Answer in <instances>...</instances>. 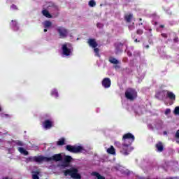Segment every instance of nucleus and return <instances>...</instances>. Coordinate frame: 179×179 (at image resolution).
I'll return each instance as SVG.
<instances>
[{
    "label": "nucleus",
    "mask_w": 179,
    "mask_h": 179,
    "mask_svg": "<svg viewBox=\"0 0 179 179\" xmlns=\"http://www.w3.org/2000/svg\"><path fill=\"white\" fill-rule=\"evenodd\" d=\"M51 96L55 97L56 99L58 98V91L55 89L52 90L51 91Z\"/></svg>",
    "instance_id": "obj_24"
},
{
    "label": "nucleus",
    "mask_w": 179,
    "mask_h": 179,
    "mask_svg": "<svg viewBox=\"0 0 179 179\" xmlns=\"http://www.w3.org/2000/svg\"><path fill=\"white\" fill-rule=\"evenodd\" d=\"M56 31L59 34V36L60 38H66V37H68V29H66L65 27H57L56 28Z\"/></svg>",
    "instance_id": "obj_8"
},
{
    "label": "nucleus",
    "mask_w": 179,
    "mask_h": 179,
    "mask_svg": "<svg viewBox=\"0 0 179 179\" xmlns=\"http://www.w3.org/2000/svg\"><path fill=\"white\" fill-rule=\"evenodd\" d=\"M173 41H174L175 43H178V41H179L178 37H175V38H173Z\"/></svg>",
    "instance_id": "obj_37"
},
{
    "label": "nucleus",
    "mask_w": 179,
    "mask_h": 179,
    "mask_svg": "<svg viewBox=\"0 0 179 179\" xmlns=\"http://www.w3.org/2000/svg\"><path fill=\"white\" fill-rule=\"evenodd\" d=\"M166 97L171 101H176V94L170 91H166Z\"/></svg>",
    "instance_id": "obj_16"
},
{
    "label": "nucleus",
    "mask_w": 179,
    "mask_h": 179,
    "mask_svg": "<svg viewBox=\"0 0 179 179\" xmlns=\"http://www.w3.org/2000/svg\"><path fill=\"white\" fill-rule=\"evenodd\" d=\"M87 43L89 44V45H90V39H88Z\"/></svg>",
    "instance_id": "obj_44"
},
{
    "label": "nucleus",
    "mask_w": 179,
    "mask_h": 179,
    "mask_svg": "<svg viewBox=\"0 0 179 179\" xmlns=\"http://www.w3.org/2000/svg\"><path fill=\"white\" fill-rule=\"evenodd\" d=\"M0 111H1V108H0Z\"/></svg>",
    "instance_id": "obj_54"
},
{
    "label": "nucleus",
    "mask_w": 179,
    "mask_h": 179,
    "mask_svg": "<svg viewBox=\"0 0 179 179\" xmlns=\"http://www.w3.org/2000/svg\"><path fill=\"white\" fill-rule=\"evenodd\" d=\"M57 145H58L59 146H62L63 145H65V138H60L57 142Z\"/></svg>",
    "instance_id": "obj_25"
},
{
    "label": "nucleus",
    "mask_w": 179,
    "mask_h": 179,
    "mask_svg": "<svg viewBox=\"0 0 179 179\" xmlns=\"http://www.w3.org/2000/svg\"><path fill=\"white\" fill-rule=\"evenodd\" d=\"M66 149L72 153H82L85 150L82 145H66Z\"/></svg>",
    "instance_id": "obj_7"
},
{
    "label": "nucleus",
    "mask_w": 179,
    "mask_h": 179,
    "mask_svg": "<svg viewBox=\"0 0 179 179\" xmlns=\"http://www.w3.org/2000/svg\"><path fill=\"white\" fill-rule=\"evenodd\" d=\"M132 19H134V15H132L131 13L126 14L124 15V20L127 23H131Z\"/></svg>",
    "instance_id": "obj_17"
},
{
    "label": "nucleus",
    "mask_w": 179,
    "mask_h": 179,
    "mask_svg": "<svg viewBox=\"0 0 179 179\" xmlns=\"http://www.w3.org/2000/svg\"><path fill=\"white\" fill-rule=\"evenodd\" d=\"M113 67L115 69H120V66H118L117 64H115Z\"/></svg>",
    "instance_id": "obj_39"
},
{
    "label": "nucleus",
    "mask_w": 179,
    "mask_h": 179,
    "mask_svg": "<svg viewBox=\"0 0 179 179\" xmlns=\"http://www.w3.org/2000/svg\"><path fill=\"white\" fill-rule=\"evenodd\" d=\"M44 8L45 9L42 10V15H43L45 17H48V19H51V17H52V15H51L48 10L55 11L58 9L57 6L54 5V3L52 2L46 3V4L44 6Z\"/></svg>",
    "instance_id": "obj_3"
},
{
    "label": "nucleus",
    "mask_w": 179,
    "mask_h": 179,
    "mask_svg": "<svg viewBox=\"0 0 179 179\" xmlns=\"http://www.w3.org/2000/svg\"><path fill=\"white\" fill-rule=\"evenodd\" d=\"M136 34H138V36H142V34H143V29H137Z\"/></svg>",
    "instance_id": "obj_28"
},
{
    "label": "nucleus",
    "mask_w": 179,
    "mask_h": 179,
    "mask_svg": "<svg viewBox=\"0 0 179 179\" xmlns=\"http://www.w3.org/2000/svg\"><path fill=\"white\" fill-rule=\"evenodd\" d=\"M175 115H179V106H176L173 110Z\"/></svg>",
    "instance_id": "obj_27"
},
{
    "label": "nucleus",
    "mask_w": 179,
    "mask_h": 179,
    "mask_svg": "<svg viewBox=\"0 0 179 179\" xmlns=\"http://www.w3.org/2000/svg\"><path fill=\"white\" fill-rule=\"evenodd\" d=\"M123 47L124 43L121 42H117L116 43H115V54H120V52H122Z\"/></svg>",
    "instance_id": "obj_13"
},
{
    "label": "nucleus",
    "mask_w": 179,
    "mask_h": 179,
    "mask_svg": "<svg viewBox=\"0 0 179 179\" xmlns=\"http://www.w3.org/2000/svg\"><path fill=\"white\" fill-rule=\"evenodd\" d=\"M96 27H98V29H103V27H104V24H101L100 22H98L96 24Z\"/></svg>",
    "instance_id": "obj_29"
},
{
    "label": "nucleus",
    "mask_w": 179,
    "mask_h": 179,
    "mask_svg": "<svg viewBox=\"0 0 179 179\" xmlns=\"http://www.w3.org/2000/svg\"><path fill=\"white\" fill-rule=\"evenodd\" d=\"M90 47H92L95 57H98L99 58H100V49L98 48L100 46H99V43H97L96 39H90Z\"/></svg>",
    "instance_id": "obj_6"
},
{
    "label": "nucleus",
    "mask_w": 179,
    "mask_h": 179,
    "mask_svg": "<svg viewBox=\"0 0 179 179\" xmlns=\"http://www.w3.org/2000/svg\"><path fill=\"white\" fill-rule=\"evenodd\" d=\"M18 151L21 155H24V156H27V155H29V152L23 148H18Z\"/></svg>",
    "instance_id": "obj_22"
},
{
    "label": "nucleus",
    "mask_w": 179,
    "mask_h": 179,
    "mask_svg": "<svg viewBox=\"0 0 179 179\" xmlns=\"http://www.w3.org/2000/svg\"><path fill=\"white\" fill-rule=\"evenodd\" d=\"M62 160V155L56 154L52 157H48V162H59Z\"/></svg>",
    "instance_id": "obj_12"
},
{
    "label": "nucleus",
    "mask_w": 179,
    "mask_h": 179,
    "mask_svg": "<svg viewBox=\"0 0 179 179\" xmlns=\"http://www.w3.org/2000/svg\"><path fill=\"white\" fill-rule=\"evenodd\" d=\"M134 42H135V43H141V41H138V39H135V40H134Z\"/></svg>",
    "instance_id": "obj_41"
},
{
    "label": "nucleus",
    "mask_w": 179,
    "mask_h": 179,
    "mask_svg": "<svg viewBox=\"0 0 179 179\" xmlns=\"http://www.w3.org/2000/svg\"><path fill=\"white\" fill-rule=\"evenodd\" d=\"M16 144L18 145V146H23V142L22 141H17Z\"/></svg>",
    "instance_id": "obj_36"
},
{
    "label": "nucleus",
    "mask_w": 179,
    "mask_h": 179,
    "mask_svg": "<svg viewBox=\"0 0 179 179\" xmlns=\"http://www.w3.org/2000/svg\"><path fill=\"white\" fill-rule=\"evenodd\" d=\"M175 138H176V139H179V129L177 130Z\"/></svg>",
    "instance_id": "obj_35"
},
{
    "label": "nucleus",
    "mask_w": 179,
    "mask_h": 179,
    "mask_svg": "<svg viewBox=\"0 0 179 179\" xmlns=\"http://www.w3.org/2000/svg\"><path fill=\"white\" fill-rule=\"evenodd\" d=\"M91 176L95 177V179H106V177L101 176V174L99 173L98 172H92L91 173Z\"/></svg>",
    "instance_id": "obj_20"
},
{
    "label": "nucleus",
    "mask_w": 179,
    "mask_h": 179,
    "mask_svg": "<svg viewBox=\"0 0 179 179\" xmlns=\"http://www.w3.org/2000/svg\"><path fill=\"white\" fill-rule=\"evenodd\" d=\"M145 48L148 50L149 49V45H145Z\"/></svg>",
    "instance_id": "obj_45"
},
{
    "label": "nucleus",
    "mask_w": 179,
    "mask_h": 179,
    "mask_svg": "<svg viewBox=\"0 0 179 179\" xmlns=\"http://www.w3.org/2000/svg\"><path fill=\"white\" fill-rule=\"evenodd\" d=\"M176 143H179V141H176Z\"/></svg>",
    "instance_id": "obj_50"
},
{
    "label": "nucleus",
    "mask_w": 179,
    "mask_h": 179,
    "mask_svg": "<svg viewBox=\"0 0 179 179\" xmlns=\"http://www.w3.org/2000/svg\"><path fill=\"white\" fill-rule=\"evenodd\" d=\"M159 27H160L161 29H164V25L161 24V25H159Z\"/></svg>",
    "instance_id": "obj_40"
},
{
    "label": "nucleus",
    "mask_w": 179,
    "mask_h": 179,
    "mask_svg": "<svg viewBox=\"0 0 179 179\" xmlns=\"http://www.w3.org/2000/svg\"><path fill=\"white\" fill-rule=\"evenodd\" d=\"M155 148L157 149V152H159V153H161V152L164 150V146L163 145V143L162 141H159L155 145Z\"/></svg>",
    "instance_id": "obj_15"
},
{
    "label": "nucleus",
    "mask_w": 179,
    "mask_h": 179,
    "mask_svg": "<svg viewBox=\"0 0 179 179\" xmlns=\"http://www.w3.org/2000/svg\"><path fill=\"white\" fill-rule=\"evenodd\" d=\"M63 159H64V162H66V163H71V162H72V157H71V156L64 155Z\"/></svg>",
    "instance_id": "obj_23"
},
{
    "label": "nucleus",
    "mask_w": 179,
    "mask_h": 179,
    "mask_svg": "<svg viewBox=\"0 0 179 179\" xmlns=\"http://www.w3.org/2000/svg\"><path fill=\"white\" fill-rule=\"evenodd\" d=\"M134 27L129 26V30H132V29H134Z\"/></svg>",
    "instance_id": "obj_42"
},
{
    "label": "nucleus",
    "mask_w": 179,
    "mask_h": 179,
    "mask_svg": "<svg viewBox=\"0 0 179 179\" xmlns=\"http://www.w3.org/2000/svg\"><path fill=\"white\" fill-rule=\"evenodd\" d=\"M10 26L13 29V30H19V24H17V22H16V20H12Z\"/></svg>",
    "instance_id": "obj_18"
},
{
    "label": "nucleus",
    "mask_w": 179,
    "mask_h": 179,
    "mask_svg": "<svg viewBox=\"0 0 179 179\" xmlns=\"http://www.w3.org/2000/svg\"><path fill=\"white\" fill-rule=\"evenodd\" d=\"M148 31H150V33H152V28L149 29Z\"/></svg>",
    "instance_id": "obj_46"
},
{
    "label": "nucleus",
    "mask_w": 179,
    "mask_h": 179,
    "mask_svg": "<svg viewBox=\"0 0 179 179\" xmlns=\"http://www.w3.org/2000/svg\"><path fill=\"white\" fill-rule=\"evenodd\" d=\"M107 153H108V155L115 156V148H114V146L111 145L110 148H108Z\"/></svg>",
    "instance_id": "obj_21"
},
{
    "label": "nucleus",
    "mask_w": 179,
    "mask_h": 179,
    "mask_svg": "<svg viewBox=\"0 0 179 179\" xmlns=\"http://www.w3.org/2000/svg\"><path fill=\"white\" fill-rule=\"evenodd\" d=\"M62 50L63 55L69 57V55H72L73 48H72V45L71 43H66L62 45Z\"/></svg>",
    "instance_id": "obj_5"
},
{
    "label": "nucleus",
    "mask_w": 179,
    "mask_h": 179,
    "mask_svg": "<svg viewBox=\"0 0 179 179\" xmlns=\"http://www.w3.org/2000/svg\"><path fill=\"white\" fill-rule=\"evenodd\" d=\"M101 85L104 89H109L111 87V79L110 78H105L101 81Z\"/></svg>",
    "instance_id": "obj_10"
},
{
    "label": "nucleus",
    "mask_w": 179,
    "mask_h": 179,
    "mask_svg": "<svg viewBox=\"0 0 179 179\" xmlns=\"http://www.w3.org/2000/svg\"><path fill=\"white\" fill-rule=\"evenodd\" d=\"M124 96L127 100L134 101L138 97V92L134 88H128L124 92Z\"/></svg>",
    "instance_id": "obj_4"
},
{
    "label": "nucleus",
    "mask_w": 179,
    "mask_h": 179,
    "mask_svg": "<svg viewBox=\"0 0 179 179\" xmlns=\"http://www.w3.org/2000/svg\"><path fill=\"white\" fill-rule=\"evenodd\" d=\"M64 176L66 177H71V178L73 179H81L82 178V175L79 172V168L76 166H73L70 168L69 169H67L64 171Z\"/></svg>",
    "instance_id": "obj_2"
},
{
    "label": "nucleus",
    "mask_w": 179,
    "mask_h": 179,
    "mask_svg": "<svg viewBox=\"0 0 179 179\" xmlns=\"http://www.w3.org/2000/svg\"><path fill=\"white\" fill-rule=\"evenodd\" d=\"M90 6L91 8H93L94 6H96V2L93 0L90 1Z\"/></svg>",
    "instance_id": "obj_32"
},
{
    "label": "nucleus",
    "mask_w": 179,
    "mask_h": 179,
    "mask_svg": "<svg viewBox=\"0 0 179 179\" xmlns=\"http://www.w3.org/2000/svg\"><path fill=\"white\" fill-rule=\"evenodd\" d=\"M30 162H36V163H43V162H48V157L43 156H35L29 157Z\"/></svg>",
    "instance_id": "obj_9"
},
{
    "label": "nucleus",
    "mask_w": 179,
    "mask_h": 179,
    "mask_svg": "<svg viewBox=\"0 0 179 179\" xmlns=\"http://www.w3.org/2000/svg\"><path fill=\"white\" fill-rule=\"evenodd\" d=\"M122 148L120 150V153L123 156H128L130 152L134 150V147L131 146L132 143L135 141V136L131 133H127L123 135Z\"/></svg>",
    "instance_id": "obj_1"
},
{
    "label": "nucleus",
    "mask_w": 179,
    "mask_h": 179,
    "mask_svg": "<svg viewBox=\"0 0 179 179\" xmlns=\"http://www.w3.org/2000/svg\"><path fill=\"white\" fill-rule=\"evenodd\" d=\"M43 26L44 27L43 31L46 33L47 29H51L52 26V22H51V21L46 20L43 22Z\"/></svg>",
    "instance_id": "obj_14"
},
{
    "label": "nucleus",
    "mask_w": 179,
    "mask_h": 179,
    "mask_svg": "<svg viewBox=\"0 0 179 179\" xmlns=\"http://www.w3.org/2000/svg\"><path fill=\"white\" fill-rule=\"evenodd\" d=\"M32 178L38 179V171L34 172V173L32 174Z\"/></svg>",
    "instance_id": "obj_26"
},
{
    "label": "nucleus",
    "mask_w": 179,
    "mask_h": 179,
    "mask_svg": "<svg viewBox=\"0 0 179 179\" xmlns=\"http://www.w3.org/2000/svg\"><path fill=\"white\" fill-rule=\"evenodd\" d=\"M164 134H166V131H164Z\"/></svg>",
    "instance_id": "obj_53"
},
{
    "label": "nucleus",
    "mask_w": 179,
    "mask_h": 179,
    "mask_svg": "<svg viewBox=\"0 0 179 179\" xmlns=\"http://www.w3.org/2000/svg\"><path fill=\"white\" fill-rule=\"evenodd\" d=\"M10 9H12V10H17V6H16L15 5H12L10 6Z\"/></svg>",
    "instance_id": "obj_33"
},
{
    "label": "nucleus",
    "mask_w": 179,
    "mask_h": 179,
    "mask_svg": "<svg viewBox=\"0 0 179 179\" xmlns=\"http://www.w3.org/2000/svg\"><path fill=\"white\" fill-rule=\"evenodd\" d=\"M2 117H8V115H3Z\"/></svg>",
    "instance_id": "obj_47"
},
{
    "label": "nucleus",
    "mask_w": 179,
    "mask_h": 179,
    "mask_svg": "<svg viewBox=\"0 0 179 179\" xmlns=\"http://www.w3.org/2000/svg\"><path fill=\"white\" fill-rule=\"evenodd\" d=\"M88 5H90V1L88 2Z\"/></svg>",
    "instance_id": "obj_51"
},
{
    "label": "nucleus",
    "mask_w": 179,
    "mask_h": 179,
    "mask_svg": "<svg viewBox=\"0 0 179 179\" xmlns=\"http://www.w3.org/2000/svg\"><path fill=\"white\" fill-rule=\"evenodd\" d=\"M161 36H162V37H163L164 38H167V37H168V35H167V34H166V33H162V34H161Z\"/></svg>",
    "instance_id": "obj_34"
},
{
    "label": "nucleus",
    "mask_w": 179,
    "mask_h": 179,
    "mask_svg": "<svg viewBox=\"0 0 179 179\" xmlns=\"http://www.w3.org/2000/svg\"><path fill=\"white\" fill-rule=\"evenodd\" d=\"M115 146H117V148H120V150L122 148V147H121V143H120L119 141H115Z\"/></svg>",
    "instance_id": "obj_30"
},
{
    "label": "nucleus",
    "mask_w": 179,
    "mask_h": 179,
    "mask_svg": "<svg viewBox=\"0 0 179 179\" xmlns=\"http://www.w3.org/2000/svg\"><path fill=\"white\" fill-rule=\"evenodd\" d=\"M3 179H9L8 177H4Z\"/></svg>",
    "instance_id": "obj_48"
},
{
    "label": "nucleus",
    "mask_w": 179,
    "mask_h": 179,
    "mask_svg": "<svg viewBox=\"0 0 179 179\" xmlns=\"http://www.w3.org/2000/svg\"><path fill=\"white\" fill-rule=\"evenodd\" d=\"M43 127L45 129H51L54 127V121L51 120H46L43 123Z\"/></svg>",
    "instance_id": "obj_11"
},
{
    "label": "nucleus",
    "mask_w": 179,
    "mask_h": 179,
    "mask_svg": "<svg viewBox=\"0 0 179 179\" xmlns=\"http://www.w3.org/2000/svg\"><path fill=\"white\" fill-rule=\"evenodd\" d=\"M143 23L142 22L138 23V26H143Z\"/></svg>",
    "instance_id": "obj_43"
},
{
    "label": "nucleus",
    "mask_w": 179,
    "mask_h": 179,
    "mask_svg": "<svg viewBox=\"0 0 179 179\" xmlns=\"http://www.w3.org/2000/svg\"><path fill=\"white\" fill-rule=\"evenodd\" d=\"M109 62L110 64H113V65H118V64H120V61H118V59H117L115 57H109Z\"/></svg>",
    "instance_id": "obj_19"
},
{
    "label": "nucleus",
    "mask_w": 179,
    "mask_h": 179,
    "mask_svg": "<svg viewBox=\"0 0 179 179\" xmlns=\"http://www.w3.org/2000/svg\"><path fill=\"white\" fill-rule=\"evenodd\" d=\"M139 21H140V22H142V18H139Z\"/></svg>",
    "instance_id": "obj_49"
},
{
    "label": "nucleus",
    "mask_w": 179,
    "mask_h": 179,
    "mask_svg": "<svg viewBox=\"0 0 179 179\" xmlns=\"http://www.w3.org/2000/svg\"><path fill=\"white\" fill-rule=\"evenodd\" d=\"M171 113V110L170 108H166L165 110V115H169V114H170Z\"/></svg>",
    "instance_id": "obj_31"
},
{
    "label": "nucleus",
    "mask_w": 179,
    "mask_h": 179,
    "mask_svg": "<svg viewBox=\"0 0 179 179\" xmlns=\"http://www.w3.org/2000/svg\"><path fill=\"white\" fill-rule=\"evenodd\" d=\"M77 40H79V38H78Z\"/></svg>",
    "instance_id": "obj_52"
},
{
    "label": "nucleus",
    "mask_w": 179,
    "mask_h": 179,
    "mask_svg": "<svg viewBox=\"0 0 179 179\" xmlns=\"http://www.w3.org/2000/svg\"><path fill=\"white\" fill-rule=\"evenodd\" d=\"M127 55H128V57H132V52H131V51H128Z\"/></svg>",
    "instance_id": "obj_38"
}]
</instances>
